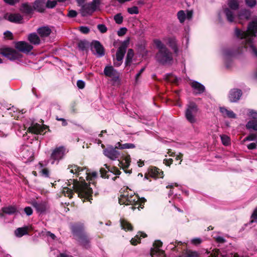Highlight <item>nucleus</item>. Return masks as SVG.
Wrapping results in <instances>:
<instances>
[{
	"mask_svg": "<svg viewBox=\"0 0 257 257\" xmlns=\"http://www.w3.org/2000/svg\"><path fill=\"white\" fill-rule=\"evenodd\" d=\"M102 0H93L91 3L83 5V12L86 14L91 15L93 12L99 9Z\"/></svg>",
	"mask_w": 257,
	"mask_h": 257,
	"instance_id": "9",
	"label": "nucleus"
},
{
	"mask_svg": "<svg viewBox=\"0 0 257 257\" xmlns=\"http://www.w3.org/2000/svg\"><path fill=\"white\" fill-rule=\"evenodd\" d=\"M226 20L229 23L238 21L239 23H242L241 21H248V17H226Z\"/></svg>",
	"mask_w": 257,
	"mask_h": 257,
	"instance_id": "32",
	"label": "nucleus"
},
{
	"mask_svg": "<svg viewBox=\"0 0 257 257\" xmlns=\"http://www.w3.org/2000/svg\"><path fill=\"white\" fill-rule=\"evenodd\" d=\"M77 85L79 88L83 89L85 86V82L81 80H79L77 82Z\"/></svg>",
	"mask_w": 257,
	"mask_h": 257,
	"instance_id": "51",
	"label": "nucleus"
},
{
	"mask_svg": "<svg viewBox=\"0 0 257 257\" xmlns=\"http://www.w3.org/2000/svg\"><path fill=\"white\" fill-rule=\"evenodd\" d=\"M2 210L4 213L8 214H12L15 213L17 211V208L15 206H9L3 207Z\"/></svg>",
	"mask_w": 257,
	"mask_h": 257,
	"instance_id": "31",
	"label": "nucleus"
},
{
	"mask_svg": "<svg viewBox=\"0 0 257 257\" xmlns=\"http://www.w3.org/2000/svg\"><path fill=\"white\" fill-rule=\"evenodd\" d=\"M220 111L224 117L234 118L236 117V114L231 110H229L225 107H220Z\"/></svg>",
	"mask_w": 257,
	"mask_h": 257,
	"instance_id": "27",
	"label": "nucleus"
},
{
	"mask_svg": "<svg viewBox=\"0 0 257 257\" xmlns=\"http://www.w3.org/2000/svg\"><path fill=\"white\" fill-rule=\"evenodd\" d=\"M16 236L21 237L24 235L28 234V227H20L17 228L15 231Z\"/></svg>",
	"mask_w": 257,
	"mask_h": 257,
	"instance_id": "29",
	"label": "nucleus"
},
{
	"mask_svg": "<svg viewBox=\"0 0 257 257\" xmlns=\"http://www.w3.org/2000/svg\"><path fill=\"white\" fill-rule=\"evenodd\" d=\"M186 257H199L196 251H189L187 252Z\"/></svg>",
	"mask_w": 257,
	"mask_h": 257,
	"instance_id": "46",
	"label": "nucleus"
},
{
	"mask_svg": "<svg viewBox=\"0 0 257 257\" xmlns=\"http://www.w3.org/2000/svg\"><path fill=\"white\" fill-rule=\"evenodd\" d=\"M21 11L26 14H32L34 11V6H32L28 3H24L21 7Z\"/></svg>",
	"mask_w": 257,
	"mask_h": 257,
	"instance_id": "25",
	"label": "nucleus"
},
{
	"mask_svg": "<svg viewBox=\"0 0 257 257\" xmlns=\"http://www.w3.org/2000/svg\"><path fill=\"white\" fill-rule=\"evenodd\" d=\"M24 211L26 214L30 216L33 213V210L30 207H26L24 209Z\"/></svg>",
	"mask_w": 257,
	"mask_h": 257,
	"instance_id": "50",
	"label": "nucleus"
},
{
	"mask_svg": "<svg viewBox=\"0 0 257 257\" xmlns=\"http://www.w3.org/2000/svg\"><path fill=\"white\" fill-rule=\"evenodd\" d=\"M72 230L75 235L80 243L86 246L89 243V239L86 234L84 232V226L82 223H76L72 226Z\"/></svg>",
	"mask_w": 257,
	"mask_h": 257,
	"instance_id": "5",
	"label": "nucleus"
},
{
	"mask_svg": "<svg viewBox=\"0 0 257 257\" xmlns=\"http://www.w3.org/2000/svg\"><path fill=\"white\" fill-rule=\"evenodd\" d=\"M120 225L122 229L125 230L131 231L133 230V227L132 225L126 220L124 219L120 220Z\"/></svg>",
	"mask_w": 257,
	"mask_h": 257,
	"instance_id": "30",
	"label": "nucleus"
},
{
	"mask_svg": "<svg viewBox=\"0 0 257 257\" xmlns=\"http://www.w3.org/2000/svg\"><path fill=\"white\" fill-rule=\"evenodd\" d=\"M191 86L196 93H201L203 92L205 90L204 86L197 81L192 82Z\"/></svg>",
	"mask_w": 257,
	"mask_h": 257,
	"instance_id": "24",
	"label": "nucleus"
},
{
	"mask_svg": "<svg viewBox=\"0 0 257 257\" xmlns=\"http://www.w3.org/2000/svg\"><path fill=\"white\" fill-rule=\"evenodd\" d=\"M28 40L30 43L34 45H39L41 41L39 37L35 33L29 34L28 36Z\"/></svg>",
	"mask_w": 257,
	"mask_h": 257,
	"instance_id": "26",
	"label": "nucleus"
},
{
	"mask_svg": "<svg viewBox=\"0 0 257 257\" xmlns=\"http://www.w3.org/2000/svg\"><path fill=\"white\" fill-rule=\"evenodd\" d=\"M198 108L196 104L193 102H190L187 105L185 110V118L191 123H194L197 121V114Z\"/></svg>",
	"mask_w": 257,
	"mask_h": 257,
	"instance_id": "7",
	"label": "nucleus"
},
{
	"mask_svg": "<svg viewBox=\"0 0 257 257\" xmlns=\"http://www.w3.org/2000/svg\"><path fill=\"white\" fill-rule=\"evenodd\" d=\"M45 127L42 126L40 124L36 123L28 128V131L35 134L42 135L45 133Z\"/></svg>",
	"mask_w": 257,
	"mask_h": 257,
	"instance_id": "20",
	"label": "nucleus"
},
{
	"mask_svg": "<svg viewBox=\"0 0 257 257\" xmlns=\"http://www.w3.org/2000/svg\"><path fill=\"white\" fill-rule=\"evenodd\" d=\"M5 37L8 39H12L13 37V34L10 31H7L4 33Z\"/></svg>",
	"mask_w": 257,
	"mask_h": 257,
	"instance_id": "57",
	"label": "nucleus"
},
{
	"mask_svg": "<svg viewBox=\"0 0 257 257\" xmlns=\"http://www.w3.org/2000/svg\"><path fill=\"white\" fill-rule=\"evenodd\" d=\"M168 45L172 49L174 50L175 53H177L178 52V49L176 46V41L174 38H170L168 39Z\"/></svg>",
	"mask_w": 257,
	"mask_h": 257,
	"instance_id": "34",
	"label": "nucleus"
},
{
	"mask_svg": "<svg viewBox=\"0 0 257 257\" xmlns=\"http://www.w3.org/2000/svg\"><path fill=\"white\" fill-rule=\"evenodd\" d=\"M173 162L172 159H164V163L167 165V166H170Z\"/></svg>",
	"mask_w": 257,
	"mask_h": 257,
	"instance_id": "61",
	"label": "nucleus"
},
{
	"mask_svg": "<svg viewBox=\"0 0 257 257\" xmlns=\"http://www.w3.org/2000/svg\"><path fill=\"white\" fill-rule=\"evenodd\" d=\"M246 5L250 8L254 7L256 4V0H245Z\"/></svg>",
	"mask_w": 257,
	"mask_h": 257,
	"instance_id": "41",
	"label": "nucleus"
},
{
	"mask_svg": "<svg viewBox=\"0 0 257 257\" xmlns=\"http://www.w3.org/2000/svg\"><path fill=\"white\" fill-rule=\"evenodd\" d=\"M16 48L20 51L29 52L32 50L33 46L26 42L20 41L16 44Z\"/></svg>",
	"mask_w": 257,
	"mask_h": 257,
	"instance_id": "17",
	"label": "nucleus"
},
{
	"mask_svg": "<svg viewBox=\"0 0 257 257\" xmlns=\"http://www.w3.org/2000/svg\"><path fill=\"white\" fill-rule=\"evenodd\" d=\"M162 245V242L160 240H157L154 242L151 250L152 257H165L164 251L160 249Z\"/></svg>",
	"mask_w": 257,
	"mask_h": 257,
	"instance_id": "11",
	"label": "nucleus"
},
{
	"mask_svg": "<svg viewBox=\"0 0 257 257\" xmlns=\"http://www.w3.org/2000/svg\"><path fill=\"white\" fill-rule=\"evenodd\" d=\"M4 1L6 3H7L10 5L13 6V5H15L16 4L19 3L20 0H4Z\"/></svg>",
	"mask_w": 257,
	"mask_h": 257,
	"instance_id": "49",
	"label": "nucleus"
},
{
	"mask_svg": "<svg viewBox=\"0 0 257 257\" xmlns=\"http://www.w3.org/2000/svg\"><path fill=\"white\" fill-rule=\"evenodd\" d=\"M146 200L144 198H140L137 195L135 194L125 193L120 195L119 198V203L120 204L131 205L133 206V210L138 208H143V205Z\"/></svg>",
	"mask_w": 257,
	"mask_h": 257,
	"instance_id": "3",
	"label": "nucleus"
},
{
	"mask_svg": "<svg viewBox=\"0 0 257 257\" xmlns=\"http://www.w3.org/2000/svg\"><path fill=\"white\" fill-rule=\"evenodd\" d=\"M1 53L10 60H15L20 57L19 53L15 50L9 48L2 50Z\"/></svg>",
	"mask_w": 257,
	"mask_h": 257,
	"instance_id": "12",
	"label": "nucleus"
},
{
	"mask_svg": "<svg viewBox=\"0 0 257 257\" xmlns=\"http://www.w3.org/2000/svg\"><path fill=\"white\" fill-rule=\"evenodd\" d=\"M248 115L250 118L252 119V120H257V112L254 111L253 110H250L249 111Z\"/></svg>",
	"mask_w": 257,
	"mask_h": 257,
	"instance_id": "39",
	"label": "nucleus"
},
{
	"mask_svg": "<svg viewBox=\"0 0 257 257\" xmlns=\"http://www.w3.org/2000/svg\"><path fill=\"white\" fill-rule=\"evenodd\" d=\"M201 242L202 240L200 238H195L191 240V243L195 245L199 244Z\"/></svg>",
	"mask_w": 257,
	"mask_h": 257,
	"instance_id": "52",
	"label": "nucleus"
},
{
	"mask_svg": "<svg viewBox=\"0 0 257 257\" xmlns=\"http://www.w3.org/2000/svg\"><path fill=\"white\" fill-rule=\"evenodd\" d=\"M97 176V173L95 172L89 173V180L88 181H92L93 178H95Z\"/></svg>",
	"mask_w": 257,
	"mask_h": 257,
	"instance_id": "62",
	"label": "nucleus"
},
{
	"mask_svg": "<svg viewBox=\"0 0 257 257\" xmlns=\"http://www.w3.org/2000/svg\"><path fill=\"white\" fill-rule=\"evenodd\" d=\"M246 126L248 129H252L254 131H257V120L249 121L246 124Z\"/></svg>",
	"mask_w": 257,
	"mask_h": 257,
	"instance_id": "35",
	"label": "nucleus"
},
{
	"mask_svg": "<svg viewBox=\"0 0 257 257\" xmlns=\"http://www.w3.org/2000/svg\"><path fill=\"white\" fill-rule=\"evenodd\" d=\"M91 46L92 51L98 57H102L104 55L103 47L98 41L92 42Z\"/></svg>",
	"mask_w": 257,
	"mask_h": 257,
	"instance_id": "15",
	"label": "nucleus"
},
{
	"mask_svg": "<svg viewBox=\"0 0 257 257\" xmlns=\"http://www.w3.org/2000/svg\"><path fill=\"white\" fill-rule=\"evenodd\" d=\"M103 152L105 157L112 161L118 160L120 156L119 152L112 146H109L104 149Z\"/></svg>",
	"mask_w": 257,
	"mask_h": 257,
	"instance_id": "10",
	"label": "nucleus"
},
{
	"mask_svg": "<svg viewBox=\"0 0 257 257\" xmlns=\"http://www.w3.org/2000/svg\"><path fill=\"white\" fill-rule=\"evenodd\" d=\"M41 173L45 177H49V170L47 168H44L42 170Z\"/></svg>",
	"mask_w": 257,
	"mask_h": 257,
	"instance_id": "56",
	"label": "nucleus"
},
{
	"mask_svg": "<svg viewBox=\"0 0 257 257\" xmlns=\"http://www.w3.org/2000/svg\"><path fill=\"white\" fill-rule=\"evenodd\" d=\"M77 13L76 11L74 10H71L69 12L67 16H76Z\"/></svg>",
	"mask_w": 257,
	"mask_h": 257,
	"instance_id": "63",
	"label": "nucleus"
},
{
	"mask_svg": "<svg viewBox=\"0 0 257 257\" xmlns=\"http://www.w3.org/2000/svg\"><path fill=\"white\" fill-rule=\"evenodd\" d=\"M167 79L168 81H170L174 83H177L178 82L177 78L172 75H170L168 76H167Z\"/></svg>",
	"mask_w": 257,
	"mask_h": 257,
	"instance_id": "42",
	"label": "nucleus"
},
{
	"mask_svg": "<svg viewBox=\"0 0 257 257\" xmlns=\"http://www.w3.org/2000/svg\"><path fill=\"white\" fill-rule=\"evenodd\" d=\"M228 6L232 10H237L239 8V2L237 0H228Z\"/></svg>",
	"mask_w": 257,
	"mask_h": 257,
	"instance_id": "33",
	"label": "nucleus"
},
{
	"mask_svg": "<svg viewBox=\"0 0 257 257\" xmlns=\"http://www.w3.org/2000/svg\"><path fill=\"white\" fill-rule=\"evenodd\" d=\"M154 43L159 49V52L156 56L157 61L163 65L170 64L173 59L172 54L161 41L156 40Z\"/></svg>",
	"mask_w": 257,
	"mask_h": 257,
	"instance_id": "4",
	"label": "nucleus"
},
{
	"mask_svg": "<svg viewBox=\"0 0 257 257\" xmlns=\"http://www.w3.org/2000/svg\"><path fill=\"white\" fill-rule=\"evenodd\" d=\"M97 28L99 30V31L102 33H105L107 31V28L105 25L102 24L98 25L97 26Z\"/></svg>",
	"mask_w": 257,
	"mask_h": 257,
	"instance_id": "45",
	"label": "nucleus"
},
{
	"mask_svg": "<svg viewBox=\"0 0 257 257\" xmlns=\"http://www.w3.org/2000/svg\"><path fill=\"white\" fill-rule=\"evenodd\" d=\"M257 32V21H253L250 23L247 27L246 32L242 31L236 29L235 30V35L242 41L245 48L249 49L257 56V49L253 44V40L255 38V33Z\"/></svg>",
	"mask_w": 257,
	"mask_h": 257,
	"instance_id": "2",
	"label": "nucleus"
},
{
	"mask_svg": "<svg viewBox=\"0 0 257 257\" xmlns=\"http://www.w3.org/2000/svg\"><path fill=\"white\" fill-rule=\"evenodd\" d=\"M103 72L106 77L111 78V80L113 82V84H120L119 73L112 66H106L104 68Z\"/></svg>",
	"mask_w": 257,
	"mask_h": 257,
	"instance_id": "8",
	"label": "nucleus"
},
{
	"mask_svg": "<svg viewBox=\"0 0 257 257\" xmlns=\"http://www.w3.org/2000/svg\"><path fill=\"white\" fill-rule=\"evenodd\" d=\"M79 30L83 34H87L89 32V29L87 27H81L79 28Z\"/></svg>",
	"mask_w": 257,
	"mask_h": 257,
	"instance_id": "55",
	"label": "nucleus"
},
{
	"mask_svg": "<svg viewBox=\"0 0 257 257\" xmlns=\"http://www.w3.org/2000/svg\"><path fill=\"white\" fill-rule=\"evenodd\" d=\"M256 137H257V136L256 135H255V134H250V135H249L247 137H246L243 140V141L245 142V141H253V140H254L256 139Z\"/></svg>",
	"mask_w": 257,
	"mask_h": 257,
	"instance_id": "44",
	"label": "nucleus"
},
{
	"mask_svg": "<svg viewBox=\"0 0 257 257\" xmlns=\"http://www.w3.org/2000/svg\"><path fill=\"white\" fill-rule=\"evenodd\" d=\"M114 20L118 24H120L123 21V17H114Z\"/></svg>",
	"mask_w": 257,
	"mask_h": 257,
	"instance_id": "60",
	"label": "nucleus"
},
{
	"mask_svg": "<svg viewBox=\"0 0 257 257\" xmlns=\"http://www.w3.org/2000/svg\"><path fill=\"white\" fill-rule=\"evenodd\" d=\"M148 173L149 175L153 178L163 177V172L156 167L149 169Z\"/></svg>",
	"mask_w": 257,
	"mask_h": 257,
	"instance_id": "22",
	"label": "nucleus"
},
{
	"mask_svg": "<svg viewBox=\"0 0 257 257\" xmlns=\"http://www.w3.org/2000/svg\"><path fill=\"white\" fill-rule=\"evenodd\" d=\"M37 32L42 38H44L49 36L51 33V30L48 27L44 26L38 28Z\"/></svg>",
	"mask_w": 257,
	"mask_h": 257,
	"instance_id": "23",
	"label": "nucleus"
},
{
	"mask_svg": "<svg viewBox=\"0 0 257 257\" xmlns=\"http://www.w3.org/2000/svg\"><path fill=\"white\" fill-rule=\"evenodd\" d=\"M68 170L70 173L75 174L79 177V181L74 182V180H70L71 182H73V184H69V187L64 186L63 188V194L70 198L73 193V190H74L79 197L90 201L92 190L85 181V180H89V172L85 168H80L75 165H69Z\"/></svg>",
	"mask_w": 257,
	"mask_h": 257,
	"instance_id": "1",
	"label": "nucleus"
},
{
	"mask_svg": "<svg viewBox=\"0 0 257 257\" xmlns=\"http://www.w3.org/2000/svg\"><path fill=\"white\" fill-rule=\"evenodd\" d=\"M247 147L249 150L254 149L256 147V144L255 143H250L247 145Z\"/></svg>",
	"mask_w": 257,
	"mask_h": 257,
	"instance_id": "59",
	"label": "nucleus"
},
{
	"mask_svg": "<svg viewBox=\"0 0 257 257\" xmlns=\"http://www.w3.org/2000/svg\"><path fill=\"white\" fill-rule=\"evenodd\" d=\"M10 22L16 24H22L25 22L24 17H4Z\"/></svg>",
	"mask_w": 257,
	"mask_h": 257,
	"instance_id": "28",
	"label": "nucleus"
},
{
	"mask_svg": "<svg viewBox=\"0 0 257 257\" xmlns=\"http://www.w3.org/2000/svg\"><path fill=\"white\" fill-rule=\"evenodd\" d=\"M140 238L138 237V235H137L135 238H132L131 240V243L133 245H136L138 242H140Z\"/></svg>",
	"mask_w": 257,
	"mask_h": 257,
	"instance_id": "53",
	"label": "nucleus"
},
{
	"mask_svg": "<svg viewBox=\"0 0 257 257\" xmlns=\"http://www.w3.org/2000/svg\"><path fill=\"white\" fill-rule=\"evenodd\" d=\"M125 53V48L124 46H120L118 48L116 53V58L114 60L115 66L118 67L121 64Z\"/></svg>",
	"mask_w": 257,
	"mask_h": 257,
	"instance_id": "14",
	"label": "nucleus"
},
{
	"mask_svg": "<svg viewBox=\"0 0 257 257\" xmlns=\"http://www.w3.org/2000/svg\"><path fill=\"white\" fill-rule=\"evenodd\" d=\"M22 159L26 162L31 161L33 160L34 153L32 149L29 147H24L21 153Z\"/></svg>",
	"mask_w": 257,
	"mask_h": 257,
	"instance_id": "16",
	"label": "nucleus"
},
{
	"mask_svg": "<svg viewBox=\"0 0 257 257\" xmlns=\"http://www.w3.org/2000/svg\"><path fill=\"white\" fill-rule=\"evenodd\" d=\"M144 70H145V68H142L140 70V72L136 74V83L138 82L140 76H141V75L143 73V72L144 71Z\"/></svg>",
	"mask_w": 257,
	"mask_h": 257,
	"instance_id": "58",
	"label": "nucleus"
},
{
	"mask_svg": "<svg viewBox=\"0 0 257 257\" xmlns=\"http://www.w3.org/2000/svg\"><path fill=\"white\" fill-rule=\"evenodd\" d=\"M220 138L222 144L225 146H227L230 144V140L229 137L226 135H222L220 136Z\"/></svg>",
	"mask_w": 257,
	"mask_h": 257,
	"instance_id": "36",
	"label": "nucleus"
},
{
	"mask_svg": "<svg viewBox=\"0 0 257 257\" xmlns=\"http://www.w3.org/2000/svg\"><path fill=\"white\" fill-rule=\"evenodd\" d=\"M34 10L42 13L46 9L45 1V0H36L33 4Z\"/></svg>",
	"mask_w": 257,
	"mask_h": 257,
	"instance_id": "21",
	"label": "nucleus"
},
{
	"mask_svg": "<svg viewBox=\"0 0 257 257\" xmlns=\"http://www.w3.org/2000/svg\"><path fill=\"white\" fill-rule=\"evenodd\" d=\"M115 175H118L120 174V171L116 168H113L111 171Z\"/></svg>",
	"mask_w": 257,
	"mask_h": 257,
	"instance_id": "64",
	"label": "nucleus"
},
{
	"mask_svg": "<svg viewBox=\"0 0 257 257\" xmlns=\"http://www.w3.org/2000/svg\"><path fill=\"white\" fill-rule=\"evenodd\" d=\"M127 12L131 15L138 14L139 13L138 9L137 7L128 8Z\"/></svg>",
	"mask_w": 257,
	"mask_h": 257,
	"instance_id": "38",
	"label": "nucleus"
},
{
	"mask_svg": "<svg viewBox=\"0 0 257 257\" xmlns=\"http://www.w3.org/2000/svg\"><path fill=\"white\" fill-rule=\"evenodd\" d=\"M242 95L241 91L238 89H233L230 90L229 98L231 102H235L238 101Z\"/></svg>",
	"mask_w": 257,
	"mask_h": 257,
	"instance_id": "18",
	"label": "nucleus"
},
{
	"mask_svg": "<svg viewBox=\"0 0 257 257\" xmlns=\"http://www.w3.org/2000/svg\"><path fill=\"white\" fill-rule=\"evenodd\" d=\"M68 150L64 146H59L53 150L50 156V160L52 164H58L68 153Z\"/></svg>",
	"mask_w": 257,
	"mask_h": 257,
	"instance_id": "6",
	"label": "nucleus"
},
{
	"mask_svg": "<svg viewBox=\"0 0 257 257\" xmlns=\"http://www.w3.org/2000/svg\"><path fill=\"white\" fill-rule=\"evenodd\" d=\"M30 203L36 209L38 212L40 213L44 212L47 209V204L45 201H37L33 200L30 202Z\"/></svg>",
	"mask_w": 257,
	"mask_h": 257,
	"instance_id": "13",
	"label": "nucleus"
},
{
	"mask_svg": "<svg viewBox=\"0 0 257 257\" xmlns=\"http://www.w3.org/2000/svg\"><path fill=\"white\" fill-rule=\"evenodd\" d=\"M134 56V52L132 49H129L128 50L127 56H126V61L127 62L131 61L133 57Z\"/></svg>",
	"mask_w": 257,
	"mask_h": 257,
	"instance_id": "40",
	"label": "nucleus"
},
{
	"mask_svg": "<svg viewBox=\"0 0 257 257\" xmlns=\"http://www.w3.org/2000/svg\"><path fill=\"white\" fill-rule=\"evenodd\" d=\"M251 218H252V220L250 221L251 223H252L254 221L257 222V221H256V220H257V207L254 210Z\"/></svg>",
	"mask_w": 257,
	"mask_h": 257,
	"instance_id": "43",
	"label": "nucleus"
},
{
	"mask_svg": "<svg viewBox=\"0 0 257 257\" xmlns=\"http://www.w3.org/2000/svg\"><path fill=\"white\" fill-rule=\"evenodd\" d=\"M131 160L130 156L126 155L123 157V159L121 161H119V164L121 165L122 169L126 173H131V170H127L130 165Z\"/></svg>",
	"mask_w": 257,
	"mask_h": 257,
	"instance_id": "19",
	"label": "nucleus"
},
{
	"mask_svg": "<svg viewBox=\"0 0 257 257\" xmlns=\"http://www.w3.org/2000/svg\"><path fill=\"white\" fill-rule=\"evenodd\" d=\"M135 147V146L133 144L126 143V144H122V147H121V148H122V149H133V148H134Z\"/></svg>",
	"mask_w": 257,
	"mask_h": 257,
	"instance_id": "47",
	"label": "nucleus"
},
{
	"mask_svg": "<svg viewBox=\"0 0 257 257\" xmlns=\"http://www.w3.org/2000/svg\"><path fill=\"white\" fill-rule=\"evenodd\" d=\"M209 257H219V250H213Z\"/></svg>",
	"mask_w": 257,
	"mask_h": 257,
	"instance_id": "54",
	"label": "nucleus"
},
{
	"mask_svg": "<svg viewBox=\"0 0 257 257\" xmlns=\"http://www.w3.org/2000/svg\"><path fill=\"white\" fill-rule=\"evenodd\" d=\"M127 29L125 28H121L117 31V35L119 36H122L126 33Z\"/></svg>",
	"mask_w": 257,
	"mask_h": 257,
	"instance_id": "48",
	"label": "nucleus"
},
{
	"mask_svg": "<svg viewBox=\"0 0 257 257\" xmlns=\"http://www.w3.org/2000/svg\"><path fill=\"white\" fill-rule=\"evenodd\" d=\"M56 1L48 0L46 3L45 2L46 8L48 9H53L56 7Z\"/></svg>",
	"mask_w": 257,
	"mask_h": 257,
	"instance_id": "37",
	"label": "nucleus"
}]
</instances>
